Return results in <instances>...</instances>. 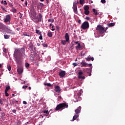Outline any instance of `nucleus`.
I'll list each match as a JSON object with an SVG mask.
<instances>
[{
	"mask_svg": "<svg viewBox=\"0 0 125 125\" xmlns=\"http://www.w3.org/2000/svg\"><path fill=\"white\" fill-rule=\"evenodd\" d=\"M14 56L15 57V61L17 62V63H18V58L21 59V58H22L23 56L24 57L26 56V54L25 53V48H21L16 49L14 53Z\"/></svg>",
	"mask_w": 125,
	"mask_h": 125,
	"instance_id": "f257e3e1",
	"label": "nucleus"
},
{
	"mask_svg": "<svg viewBox=\"0 0 125 125\" xmlns=\"http://www.w3.org/2000/svg\"><path fill=\"white\" fill-rule=\"evenodd\" d=\"M65 108H68V104H66L65 103H62L58 104L55 108L56 111H58L59 110H63Z\"/></svg>",
	"mask_w": 125,
	"mask_h": 125,
	"instance_id": "f03ea898",
	"label": "nucleus"
},
{
	"mask_svg": "<svg viewBox=\"0 0 125 125\" xmlns=\"http://www.w3.org/2000/svg\"><path fill=\"white\" fill-rule=\"evenodd\" d=\"M96 30H97V31H98L99 34H100L101 35H103V34L105 32V28L102 27V25H98Z\"/></svg>",
	"mask_w": 125,
	"mask_h": 125,
	"instance_id": "7ed1b4c3",
	"label": "nucleus"
},
{
	"mask_svg": "<svg viewBox=\"0 0 125 125\" xmlns=\"http://www.w3.org/2000/svg\"><path fill=\"white\" fill-rule=\"evenodd\" d=\"M83 30H86L89 28V23L87 21H84L81 26Z\"/></svg>",
	"mask_w": 125,
	"mask_h": 125,
	"instance_id": "20e7f679",
	"label": "nucleus"
},
{
	"mask_svg": "<svg viewBox=\"0 0 125 125\" xmlns=\"http://www.w3.org/2000/svg\"><path fill=\"white\" fill-rule=\"evenodd\" d=\"M11 20V17H10V15H7L5 17L4 22H5V23H7V22H9V25L10 24Z\"/></svg>",
	"mask_w": 125,
	"mask_h": 125,
	"instance_id": "39448f33",
	"label": "nucleus"
},
{
	"mask_svg": "<svg viewBox=\"0 0 125 125\" xmlns=\"http://www.w3.org/2000/svg\"><path fill=\"white\" fill-rule=\"evenodd\" d=\"M60 78H64L66 76V72L63 70H61L59 74Z\"/></svg>",
	"mask_w": 125,
	"mask_h": 125,
	"instance_id": "423d86ee",
	"label": "nucleus"
},
{
	"mask_svg": "<svg viewBox=\"0 0 125 125\" xmlns=\"http://www.w3.org/2000/svg\"><path fill=\"white\" fill-rule=\"evenodd\" d=\"M83 75V73L82 71H80L78 73V79H82V80H84L85 79V77L82 76Z\"/></svg>",
	"mask_w": 125,
	"mask_h": 125,
	"instance_id": "0eeeda50",
	"label": "nucleus"
},
{
	"mask_svg": "<svg viewBox=\"0 0 125 125\" xmlns=\"http://www.w3.org/2000/svg\"><path fill=\"white\" fill-rule=\"evenodd\" d=\"M73 10L76 14H78V8H77V4L76 3H73Z\"/></svg>",
	"mask_w": 125,
	"mask_h": 125,
	"instance_id": "6e6552de",
	"label": "nucleus"
},
{
	"mask_svg": "<svg viewBox=\"0 0 125 125\" xmlns=\"http://www.w3.org/2000/svg\"><path fill=\"white\" fill-rule=\"evenodd\" d=\"M81 110H82V107L81 106H79V107H78L77 109L75 110V113L76 115H78V114H80V113H81Z\"/></svg>",
	"mask_w": 125,
	"mask_h": 125,
	"instance_id": "1a4fd4ad",
	"label": "nucleus"
},
{
	"mask_svg": "<svg viewBox=\"0 0 125 125\" xmlns=\"http://www.w3.org/2000/svg\"><path fill=\"white\" fill-rule=\"evenodd\" d=\"M65 39L66 42H69V41H70V37H69V34L68 33H66L65 35Z\"/></svg>",
	"mask_w": 125,
	"mask_h": 125,
	"instance_id": "9d476101",
	"label": "nucleus"
},
{
	"mask_svg": "<svg viewBox=\"0 0 125 125\" xmlns=\"http://www.w3.org/2000/svg\"><path fill=\"white\" fill-rule=\"evenodd\" d=\"M56 92H60L61 91V89H60V86L57 85L55 88Z\"/></svg>",
	"mask_w": 125,
	"mask_h": 125,
	"instance_id": "9b49d317",
	"label": "nucleus"
},
{
	"mask_svg": "<svg viewBox=\"0 0 125 125\" xmlns=\"http://www.w3.org/2000/svg\"><path fill=\"white\" fill-rule=\"evenodd\" d=\"M37 7H39V8L40 7L41 9L42 8V7L44 6L43 3H41V2L37 3Z\"/></svg>",
	"mask_w": 125,
	"mask_h": 125,
	"instance_id": "f8f14e48",
	"label": "nucleus"
},
{
	"mask_svg": "<svg viewBox=\"0 0 125 125\" xmlns=\"http://www.w3.org/2000/svg\"><path fill=\"white\" fill-rule=\"evenodd\" d=\"M17 72L19 75H21L23 73V69L21 68H18L17 69Z\"/></svg>",
	"mask_w": 125,
	"mask_h": 125,
	"instance_id": "ddd939ff",
	"label": "nucleus"
},
{
	"mask_svg": "<svg viewBox=\"0 0 125 125\" xmlns=\"http://www.w3.org/2000/svg\"><path fill=\"white\" fill-rule=\"evenodd\" d=\"M86 61H90V60H91V61H93V60H94V57H90V56H89L88 58H87L86 59Z\"/></svg>",
	"mask_w": 125,
	"mask_h": 125,
	"instance_id": "4468645a",
	"label": "nucleus"
},
{
	"mask_svg": "<svg viewBox=\"0 0 125 125\" xmlns=\"http://www.w3.org/2000/svg\"><path fill=\"white\" fill-rule=\"evenodd\" d=\"M42 14H39V18L37 19V22H42Z\"/></svg>",
	"mask_w": 125,
	"mask_h": 125,
	"instance_id": "2eb2a0df",
	"label": "nucleus"
},
{
	"mask_svg": "<svg viewBox=\"0 0 125 125\" xmlns=\"http://www.w3.org/2000/svg\"><path fill=\"white\" fill-rule=\"evenodd\" d=\"M79 114H75L73 117L72 121L74 122L75 120H77L79 117Z\"/></svg>",
	"mask_w": 125,
	"mask_h": 125,
	"instance_id": "dca6fc26",
	"label": "nucleus"
},
{
	"mask_svg": "<svg viewBox=\"0 0 125 125\" xmlns=\"http://www.w3.org/2000/svg\"><path fill=\"white\" fill-rule=\"evenodd\" d=\"M81 64L82 65L81 67H85L88 65L87 63L84 62H82Z\"/></svg>",
	"mask_w": 125,
	"mask_h": 125,
	"instance_id": "f3484780",
	"label": "nucleus"
},
{
	"mask_svg": "<svg viewBox=\"0 0 125 125\" xmlns=\"http://www.w3.org/2000/svg\"><path fill=\"white\" fill-rule=\"evenodd\" d=\"M44 85L47 86L49 87H51V86H52V84H51L50 83H44Z\"/></svg>",
	"mask_w": 125,
	"mask_h": 125,
	"instance_id": "a211bd4d",
	"label": "nucleus"
},
{
	"mask_svg": "<svg viewBox=\"0 0 125 125\" xmlns=\"http://www.w3.org/2000/svg\"><path fill=\"white\" fill-rule=\"evenodd\" d=\"M66 42H68L66 41V40H62L61 41V43L62 44V45H66Z\"/></svg>",
	"mask_w": 125,
	"mask_h": 125,
	"instance_id": "6ab92c4d",
	"label": "nucleus"
},
{
	"mask_svg": "<svg viewBox=\"0 0 125 125\" xmlns=\"http://www.w3.org/2000/svg\"><path fill=\"white\" fill-rule=\"evenodd\" d=\"M107 26L108 27H114V26H115V23L112 22V23H108L107 24Z\"/></svg>",
	"mask_w": 125,
	"mask_h": 125,
	"instance_id": "aec40b11",
	"label": "nucleus"
},
{
	"mask_svg": "<svg viewBox=\"0 0 125 125\" xmlns=\"http://www.w3.org/2000/svg\"><path fill=\"white\" fill-rule=\"evenodd\" d=\"M93 12H94L95 15H98L99 13L97 12V10L95 9H93Z\"/></svg>",
	"mask_w": 125,
	"mask_h": 125,
	"instance_id": "412c9836",
	"label": "nucleus"
},
{
	"mask_svg": "<svg viewBox=\"0 0 125 125\" xmlns=\"http://www.w3.org/2000/svg\"><path fill=\"white\" fill-rule=\"evenodd\" d=\"M76 49L78 50V49H80L82 48V46H81V43H78V45L75 47Z\"/></svg>",
	"mask_w": 125,
	"mask_h": 125,
	"instance_id": "4be33fe9",
	"label": "nucleus"
},
{
	"mask_svg": "<svg viewBox=\"0 0 125 125\" xmlns=\"http://www.w3.org/2000/svg\"><path fill=\"white\" fill-rule=\"evenodd\" d=\"M47 36L48 37H49V38H52V36H53V34L52 32H48L47 34Z\"/></svg>",
	"mask_w": 125,
	"mask_h": 125,
	"instance_id": "5701e85b",
	"label": "nucleus"
},
{
	"mask_svg": "<svg viewBox=\"0 0 125 125\" xmlns=\"http://www.w3.org/2000/svg\"><path fill=\"white\" fill-rule=\"evenodd\" d=\"M12 11L13 13H16V12H17V10H16L14 7H12Z\"/></svg>",
	"mask_w": 125,
	"mask_h": 125,
	"instance_id": "b1692460",
	"label": "nucleus"
},
{
	"mask_svg": "<svg viewBox=\"0 0 125 125\" xmlns=\"http://www.w3.org/2000/svg\"><path fill=\"white\" fill-rule=\"evenodd\" d=\"M4 39L6 40H7V39H9L10 38V35H4Z\"/></svg>",
	"mask_w": 125,
	"mask_h": 125,
	"instance_id": "393cba45",
	"label": "nucleus"
},
{
	"mask_svg": "<svg viewBox=\"0 0 125 125\" xmlns=\"http://www.w3.org/2000/svg\"><path fill=\"white\" fill-rule=\"evenodd\" d=\"M9 89H10V86H6L5 90V92H7L8 90H9Z\"/></svg>",
	"mask_w": 125,
	"mask_h": 125,
	"instance_id": "a878e982",
	"label": "nucleus"
},
{
	"mask_svg": "<svg viewBox=\"0 0 125 125\" xmlns=\"http://www.w3.org/2000/svg\"><path fill=\"white\" fill-rule=\"evenodd\" d=\"M43 114H46V115H49V111L48 110H44L43 111Z\"/></svg>",
	"mask_w": 125,
	"mask_h": 125,
	"instance_id": "bb28decb",
	"label": "nucleus"
},
{
	"mask_svg": "<svg viewBox=\"0 0 125 125\" xmlns=\"http://www.w3.org/2000/svg\"><path fill=\"white\" fill-rule=\"evenodd\" d=\"M88 9H89V7L88 5H86L84 7V11H87Z\"/></svg>",
	"mask_w": 125,
	"mask_h": 125,
	"instance_id": "cd10ccee",
	"label": "nucleus"
},
{
	"mask_svg": "<svg viewBox=\"0 0 125 125\" xmlns=\"http://www.w3.org/2000/svg\"><path fill=\"white\" fill-rule=\"evenodd\" d=\"M48 22H50L51 23H53V22H54V19H50L48 20Z\"/></svg>",
	"mask_w": 125,
	"mask_h": 125,
	"instance_id": "c85d7f7f",
	"label": "nucleus"
},
{
	"mask_svg": "<svg viewBox=\"0 0 125 125\" xmlns=\"http://www.w3.org/2000/svg\"><path fill=\"white\" fill-rule=\"evenodd\" d=\"M7 69H8V71H11V66H10V65L8 64L7 65Z\"/></svg>",
	"mask_w": 125,
	"mask_h": 125,
	"instance_id": "c756f323",
	"label": "nucleus"
},
{
	"mask_svg": "<svg viewBox=\"0 0 125 125\" xmlns=\"http://www.w3.org/2000/svg\"><path fill=\"white\" fill-rule=\"evenodd\" d=\"M84 13L85 15H88L89 14V11L88 10L84 11Z\"/></svg>",
	"mask_w": 125,
	"mask_h": 125,
	"instance_id": "7c9ffc66",
	"label": "nucleus"
},
{
	"mask_svg": "<svg viewBox=\"0 0 125 125\" xmlns=\"http://www.w3.org/2000/svg\"><path fill=\"white\" fill-rule=\"evenodd\" d=\"M36 34H38V35H42V32L39 30H36Z\"/></svg>",
	"mask_w": 125,
	"mask_h": 125,
	"instance_id": "2f4dec72",
	"label": "nucleus"
},
{
	"mask_svg": "<svg viewBox=\"0 0 125 125\" xmlns=\"http://www.w3.org/2000/svg\"><path fill=\"white\" fill-rule=\"evenodd\" d=\"M17 125H22V122H21V121H18L17 122Z\"/></svg>",
	"mask_w": 125,
	"mask_h": 125,
	"instance_id": "473e14b6",
	"label": "nucleus"
},
{
	"mask_svg": "<svg viewBox=\"0 0 125 125\" xmlns=\"http://www.w3.org/2000/svg\"><path fill=\"white\" fill-rule=\"evenodd\" d=\"M83 2H84V0H80V4H83Z\"/></svg>",
	"mask_w": 125,
	"mask_h": 125,
	"instance_id": "72a5a7b5",
	"label": "nucleus"
},
{
	"mask_svg": "<svg viewBox=\"0 0 125 125\" xmlns=\"http://www.w3.org/2000/svg\"><path fill=\"white\" fill-rule=\"evenodd\" d=\"M1 115H2L1 118L3 117H5V113H4L3 112H1Z\"/></svg>",
	"mask_w": 125,
	"mask_h": 125,
	"instance_id": "f704fd0d",
	"label": "nucleus"
},
{
	"mask_svg": "<svg viewBox=\"0 0 125 125\" xmlns=\"http://www.w3.org/2000/svg\"><path fill=\"white\" fill-rule=\"evenodd\" d=\"M1 8L2 10H3V11H5V12H6V10L5 9V7H4V6H1Z\"/></svg>",
	"mask_w": 125,
	"mask_h": 125,
	"instance_id": "c9c22d12",
	"label": "nucleus"
},
{
	"mask_svg": "<svg viewBox=\"0 0 125 125\" xmlns=\"http://www.w3.org/2000/svg\"><path fill=\"white\" fill-rule=\"evenodd\" d=\"M25 66L26 68H29V67H30V64L26 63Z\"/></svg>",
	"mask_w": 125,
	"mask_h": 125,
	"instance_id": "e433bc0d",
	"label": "nucleus"
},
{
	"mask_svg": "<svg viewBox=\"0 0 125 125\" xmlns=\"http://www.w3.org/2000/svg\"><path fill=\"white\" fill-rule=\"evenodd\" d=\"M12 102H13V103H17L18 102V101H16L15 99H13L12 100Z\"/></svg>",
	"mask_w": 125,
	"mask_h": 125,
	"instance_id": "4c0bfd02",
	"label": "nucleus"
},
{
	"mask_svg": "<svg viewBox=\"0 0 125 125\" xmlns=\"http://www.w3.org/2000/svg\"><path fill=\"white\" fill-rule=\"evenodd\" d=\"M86 72H87V73H89L90 72H91V70H90V69L86 68Z\"/></svg>",
	"mask_w": 125,
	"mask_h": 125,
	"instance_id": "58836bf2",
	"label": "nucleus"
},
{
	"mask_svg": "<svg viewBox=\"0 0 125 125\" xmlns=\"http://www.w3.org/2000/svg\"><path fill=\"white\" fill-rule=\"evenodd\" d=\"M85 19H86V20H87L88 21H89V20H90V18L89 17H86Z\"/></svg>",
	"mask_w": 125,
	"mask_h": 125,
	"instance_id": "ea45409f",
	"label": "nucleus"
},
{
	"mask_svg": "<svg viewBox=\"0 0 125 125\" xmlns=\"http://www.w3.org/2000/svg\"><path fill=\"white\" fill-rule=\"evenodd\" d=\"M62 98V97H61V96H59L57 99L58 101H59V100H61Z\"/></svg>",
	"mask_w": 125,
	"mask_h": 125,
	"instance_id": "a19ab883",
	"label": "nucleus"
},
{
	"mask_svg": "<svg viewBox=\"0 0 125 125\" xmlns=\"http://www.w3.org/2000/svg\"><path fill=\"white\" fill-rule=\"evenodd\" d=\"M102 3H106V0H101Z\"/></svg>",
	"mask_w": 125,
	"mask_h": 125,
	"instance_id": "79ce46f5",
	"label": "nucleus"
},
{
	"mask_svg": "<svg viewBox=\"0 0 125 125\" xmlns=\"http://www.w3.org/2000/svg\"><path fill=\"white\" fill-rule=\"evenodd\" d=\"M23 36H26L27 37H30V35L27 34L26 33H23Z\"/></svg>",
	"mask_w": 125,
	"mask_h": 125,
	"instance_id": "37998d69",
	"label": "nucleus"
},
{
	"mask_svg": "<svg viewBox=\"0 0 125 125\" xmlns=\"http://www.w3.org/2000/svg\"><path fill=\"white\" fill-rule=\"evenodd\" d=\"M56 28L58 31H59V29H60V27H59V26L56 25Z\"/></svg>",
	"mask_w": 125,
	"mask_h": 125,
	"instance_id": "c03bdc74",
	"label": "nucleus"
},
{
	"mask_svg": "<svg viewBox=\"0 0 125 125\" xmlns=\"http://www.w3.org/2000/svg\"><path fill=\"white\" fill-rule=\"evenodd\" d=\"M9 6H10V7H13V5H12V3H9Z\"/></svg>",
	"mask_w": 125,
	"mask_h": 125,
	"instance_id": "a18cd8bd",
	"label": "nucleus"
},
{
	"mask_svg": "<svg viewBox=\"0 0 125 125\" xmlns=\"http://www.w3.org/2000/svg\"><path fill=\"white\" fill-rule=\"evenodd\" d=\"M43 47H47V44H42Z\"/></svg>",
	"mask_w": 125,
	"mask_h": 125,
	"instance_id": "49530a36",
	"label": "nucleus"
},
{
	"mask_svg": "<svg viewBox=\"0 0 125 125\" xmlns=\"http://www.w3.org/2000/svg\"><path fill=\"white\" fill-rule=\"evenodd\" d=\"M3 4L4 5H7V2H6V0L4 1Z\"/></svg>",
	"mask_w": 125,
	"mask_h": 125,
	"instance_id": "de8ad7c7",
	"label": "nucleus"
},
{
	"mask_svg": "<svg viewBox=\"0 0 125 125\" xmlns=\"http://www.w3.org/2000/svg\"><path fill=\"white\" fill-rule=\"evenodd\" d=\"M77 65H78V64H77L76 62H74V63H73V65L74 67H76Z\"/></svg>",
	"mask_w": 125,
	"mask_h": 125,
	"instance_id": "09e8293b",
	"label": "nucleus"
},
{
	"mask_svg": "<svg viewBox=\"0 0 125 125\" xmlns=\"http://www.w3.org/2000/svg\"><path fill=\"white\" fill-rule=\"evenodd\" d=\"M40 40H42V35H40V36L39 37Z\"/></svg>",
	"mask_w": 125,
	"mask_h": 125,
	"instance_id": "8fccbe9b",
	"label": "nucleus"
},
{
	"mask_svg": "<svg viewBox=\"0 0 125 125\" xmlns=\"http://www.w3.org/2000/svg\"><path fill=\"white\" fill-rule=\"evenodd\" d=\"M0 104H1V105H2L3 104L2 100L1 99H0Z\"/></svg>",
	"mask_w": 125,
	"mask_h": 125,
	"instance_id": "3c124183",
	"label": "nucleus"
},
{
	"mask_svg": "<svg viewBox=\"0 0 125 125\" xmlns=\"http://www.w3.org/2000/svg\"><path fill=\"white\" fill-rule=\"evenodd\" d=\"M5 96L8 97L9 96V94L7 92H5Z\"/></svg>",
	"mask_w": 125,
	"mask_h": 125,
	"instance_id": "603ef678",
	"label": "nucleus"
},
{
	"mask_svg": "<svg viewBox=\"0 0 125 125\" xmlns=\"http://www.w3.org/2000/svg\"><path fill=\"white\" fill-rule=\"evenodd\" d=\"M27 87H28V86H22V88H23L24 89H26V88H27Z\"/></svg>",
	"mask_w": 125,
	"mask_h": 125,
	"instance_id": "864d4df0",
	"label": "nucleus"
},
{
	"mask_svg": "<svg viewBox=\"0 0 125 125\" xmlns=\"http://www.w3.org/2000/svg\"><path fill=\"white\" fill-rule=\"evenodd\" d=\"M23 104H24V105H27V102H26V101H23Z\"/></svg>",
	"mask_w": 125,
	"mask_h": 125,
	"instance_id": "5fc2aeb1",
	"label": "nucleus"
},
{
	"mask_svg": "<svg viewBox=\"0 0 125 125\" xmlns=\"http://www.w3.org/2000/svg\"><path fill=\"white\" fill-rule=\"evenodd\" d=\"M78 23L79 24H81L82 23V21L81 20H78Z\"/></svg>",
	"mask_w": 125,
	"mask_h": 125,
	"instance_id": "6e6d98bb",
	"label": "nucleus"
},
{
	"mask_svg": "<svg viewBox=\"0 0 125 125\" xmlns=\"http://www.w3.org/2000/svg\"><path fill=\"white\" fill-rule=\"evenodd\" d=\"M25 6H27V5H28V1H25Z\"/></svg>",
	"mask_w": 125,
	"mask_h": 125,
	"instance_id": "4d7b16f0",
	"label": "nucleus"
},
{
	"mask_svg": "<svg viewBox=\"0 0 125 125\" xmlns=\"http://www.w3.org/2000/svg\"><path fill=\"white\" fill-rule=\"evenodd\" d=\"M3 51L4 52H6V49H5V48H4L3 49Z\"/></svg>",
	"mask_w": 125,
	"mask_h": 125,
	"instance_id": "13d9d810",
	"label": "nucleus"
},
{
	"mask_svg": "<svg viewBox=\"0 0 125 125\" xmlns=\"http://www.w3.org/2000/svg\"><path fill=\"white\" fill-rule=\"evenodd\" d=\"M12 112H13V113H16V110L14 109V110H13Z\"/></svg>",
	"mask_w": 125,
	"mask_h": 125,
	"instance_id": "bf43d9fd",
	"label": "nucleus"
},
{
	"mask_svg": "<svg viewBox=\"0 0 125 125\" xmlns=\"http://www.w3.org/2000/svg\"><path fill=\"white\" fill-rule=\"evenodd\" d=\"M75 43H76V44H78L79 45V43H79V41H78V42H75Z\"/></svg>",
	"mask_w": 125,
	"mask_h": 125,
	"instance_id": "052dcab7",
	"label": "nucleus"
},
{
	"mask_svg": "<svg viewBox=\"0 0 125 125\" xmlns=\"http://www.w3.org/2000/svg\"><path fill=\"white\" fill-rule=\"evenodd\" d=\"M87 65H88V66H89L90 67H91V66H92V64H91V63H89Z\"/></svg>",
	"mask_w": 125,
	"mask_h": 125,
	"instance_id": "680f3d73",
	"label": "nucleus"
},
{
	"mask_svg": "<svg viewBox=\"0 0 125 125\" xmlns=\"http://www.w3.org/2000/svg\"><path fill=\"white\" fill-rule=\"evenodd\" d=\"M74 102H79V100H76Z\"/></svg>",
	"mask_w": 125,
	"mask_h": 125,
	"instance_id": "e2e57ef3",
	"label": "nucleus"
},
{
	"mask_svg": "<svg viewBox=\"0 0 125 125\" xmlns=\"http://www.w3.org/2000/svg\"><path fill=\"white\" fill-rule=\"evenodd\" d=\"M37 45H38V46H40V45H41V44L39 43H37Z\"/></svg>",
	"mask_w": 125,
	"mask_h": 125,
	"instance_id": "0e129e2a",
	"label": "nucleus"
},
{
	"mask_svg": "<svg viewBox=\"0 0 125 125\" xmlns=\"http://www.w3.org/2000/svg\"><path fill=\"white\" fill-rule=\"evenodd\" d=\"M51 31H55V28H52V29H51Z\"/></svg>",
	"mask_w": 125,
	"mask_h": 125,
	"instance_id": "69168bd1",
	"label": "nucleus"
},
{
	"mask_svg": "<svg viewBox=\"0 0 125 125\" xmlns=\"http://www.w3.org/2000/svg\"><path fill=\"white\" fill-rule=\"evenodd\" d=\"M3 2H4L3 0H2V1H1V3L2 4H3Z\"/></svg>",
	"mask_w": 125,
	"mask_h": 125,
	"instance_id": "338daca9",
	"label": "nucleus"
},
{
	"mask_svg": "<svg viewBox=\"0 0 125 125\" xmlns=\"http://www.w3.org/2000/svg\"><path fill=\"white\" fill-rule=\"evenodd\" d=\"M34 14L36 15H37V12H34Z\"/></svg>",
	"mask_w": 125,
	"mask_h": 125,
	"instance_id": "774afa93",
	"label": "nucleus"
}]
</instances>
